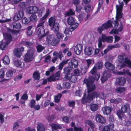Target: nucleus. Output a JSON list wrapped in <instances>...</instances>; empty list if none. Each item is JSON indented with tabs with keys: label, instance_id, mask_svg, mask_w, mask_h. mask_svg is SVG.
<instances>
[{
	"label": "nucleus",
	"instance_id": "f257e3e1",
	"mask_svg": "<svg viewBox=\"0 0 131 131\" xmlns=\"http://www.w3.org/2000/svg\"><path fill=\"white\" fill-rule=\"evenodd\" d=\"M25 45L27 47L30 49L27 51L25 54L24 60L26 62L31 61L33 59V56L35 51L34 49L32 48L33 43L31 42L26 41Z\"/></svg>",
	"mask_w": 131,
	"mask_h": 131
},
{
	"label": "nucleus",
	"instance_id": "f03ea898",
	"mask_svg": "<svg viewBox=\"0 0 131 131\" xmlns=\"http://www.w3.org/2000/svg\"><path fill=\"white\" fill-rule=\"evenodd\" d=\"M84 82L86 84L87 88L88 94L94 91L95 89V85L93 84L94 79L92 76L89 77L87 79H84Z\"/></svg>",
	"mask_w": 131,
	"mask_h": 131
},
{
	"label": "nucleus",
	"instance_id": "7ed1b4c3",
	"mask_svg": "<svg viewBox=\"0 0 131 131\" xmlns=\"http://www.w3.org/2000/svg\"><path fill=\"white\" fill-rule=\"evenodd\" d=\"M67 22L68 24L70 25V28L72 30V31L77 28L79 24L77 23H75L74 18L72 16L69 17L67 19Z\"/></svg>",
	"mask_w": 131,
	"mask_h": 131
},
{
	"label": "nucleus",
	"instance_id": "20e7f679",
	"mask_svg": "<svg viewBox=\"0 0 131 131\" xmlns=\"http://www.w3.org/2000/svg\"><path fill=\"white\" fill-rule=\"evenodd\" d=\"M94 99L92 93L88 94L87 96L86 97V94L85 93L84 94L83 97L81 99V102L82 104L85 103H90Z\"/></svg>",
	"mask_w": 131,
	"mask_h": 131
},
{
	"label": "nucleus",
	"instance_id": "39448f33",
	"mask_svg": "<svg viewBox=\"0 0 131 131\" xmlns=\"http://www.w3.org/2000/svg\"><path fill=\"white\" fill-rule=\"evenodd\" d=\"M49 32L47 31L45 33L44 28L39 27L37 32V34L38 36H41V38H43L49 34Z\"/></svg>",
	"mask_w": 131,
	"mask_h": 131
},
{
	"label": "nucleus",
	"instance_id": "423d86ee",
	"mask_svg": "<svg viewBox=\"0 0 131 131\" xmlns=\"http://www.w3.org/2000/svg\"><path fill=\"white\" fill-rule=\"evenodd\" d=\"M48 24L50 27H52V28L55 29L56 26H58V27H59V24L55 23V19L52 17H51L49 19Z\"/></svg>",
	"mask_w": 131,
	"mask_h": 131
},
{
	"label": "nucleus",
	"instance_id": "0eeeda50",
	"mask_svg": "<svg viewBox=\"0 0 131 131\" xmlns=\"http://www.w3.org/2000/svg\"><path fill=\"white\" fill-rule=\"evenodd\" d=\"M48 42L51 43L53 46H56L59 43V40L57 38L52 37L51 36H49L48 37Z\"/></svg>",
	"mask_w": 131,
	"mask_h": 131
},
{
	"label": "nucleus",
	"instance_id": "6e6552de",
	"mask_svg": "<svg viewBox=\"0 0 131 131\" xmlns=\"http://www.w3.org/2000/svg\"><path fill=\"white\" fill-rule=\"evenodd\" d=\"M111 76V74L108 71L105 70L103 72V75L101 78V82L104 83Z\"/></svg>",
	"mask_w": 131,
	"mask_h": 131
},
{
	"label": "nucleus",
	"instance_id": "1a4fd4ad",
	"mask_svg": "<svg viewBox=\"0 0 131 131\" xmlns=\"http://www.w3.org/2000/svg\"><path fill=\"white\" fill-rule=\"evenodd\" d=\"M38 10V7L35 6H29L27 9V12L29 14L36 13Z\"/></svg>",
	"mask_w": 131,
	"mask_h": 131
},
{
	"label": "nucleus",
	"instance_id": "9d476101",
	"mask_svg": "<svg viewBox=\"0 0 131 131\" xmlns=\"http://www.w3.org/2000/svg\"><path fill=\"white\" fill-rule=\"evenodd\" d=\"M65 77L67 80H69V81L72 83H74L77 80L75 76L72 74H66Z\"/></svg>",
	"mask_w": 131,
	"mask_h": 131
},
{
	"label": "nucleus",
	"instance_id": "9b49d317",
	"mask_svg": "<svg viewBox=\"0 0 131 131\" xmlns=\"http://www.w3.org/2000/svg\"><path fill=\"white\" fill-rule=\"evenodd\" d=\"M83 45L82 44H78L74 48V52L75 54L79 55L82 51Z\"/></svg>",
	"mask_w": 131,
	"mask_h": 131
},
{
	"label": "nucleus",
	"instance_id": "f8f14e48",
	"mask_svg": "<svg viewBox=\"0 0 131 131\" xmlns=\"http://www.w3.org/2000/svg\"><path fill=\"white\" fill-rule=\"evenodd\" d=\"M78 61L74 59H71L69 62V66L72 69L77 68L78 66Z\"/></svg>",
	"mask_w": 131,
	"mask_h": 131
},
{
	"label": "nucleus",
	"instance_id": "ddd939ff",
	"mask_svg": "<svg viewBox=\"0 0 131 131\" xmlns=\"http://www.w3.org/2000/svg\"><path fill=\"white\" fill-rule=\"evenodd\" d=\"M96 121L100 123L104 124L106 122L105 119L100 114H96L95 116Z\"/></svg>",
	"mask_w": 131,
	"mask_h": 131
},
{
	"label": "nucleus",
	"instance_id": "4468645a",
	"mask_svg": "<svg viewBox=\"0 0 131 131\" xmlns=\"http://www.w3.org/2000/svg\"><path fill=\"white\" fill-rule=\"evenodd\" d=\"M117 83L119 86H123L125 84L126 80L124 77H119L116 79Z\"/></svg>",
	"mask_w": 131,
	"mask_h": 131
},
{
	"label": "nucleus",
	"instance_id": "2eb2a0df",
	"mask_svg": "<svg viewBox=\"0 0 131 131\" xmlns=\"http://www.w3.org/2000/svg\"><path fill=\"white\" fill-rule=\"evenodd\" d=\"M24 49L23 47H21L20 48H17L14 50L15 54L18 57H20L21 55V52L24 51Z\"/></svg>",
	"mask_w": 131,
	"mask_h": 131
},
{
	"label": "nucleus",
	"instance_id": "dca6fc26",
	"mask_svg": "<svg viewBox=\"0 0 131 131\" xmlns=\"http://www.w3.org/2000/svg\"><path fill=\"white\" fill-rule=\"evenodd\" d=\"M92 93L94 99L95 98H97L98 97L103 99L104 98V94L103 92H100L99 93L96 91H94Z\"/></svg>",
	"mask_w": 131,
	"mask_h": 131
},
{
	"label": "nucleus",
	"instance_id": "f3484780",
	"mask_svg": "<svg viewBox=\"0 0 131 131\" xmlns=\"http://www.w3.org/2000/svg\"><path fill=\"white\" fill-rule=\"evenodd\" d=\"M104 65L107 69L113 71L115 69V66L108 61L106 62L105 63Z\"/></svg>",
	"mask_w": 131,
	"mask_h": 131
},
{
	"label": "nucleus",
	"instance_id": "a211bd4d",
	"mask_svg": "<svg viewBox=\"0 0 131 131\" xmlns=\"http://www.w3.org/2000/svg\"><path fill=\"white\" fill-rule=\"evenodd\" d=\"M58 26H56V28L54 30V32L56 34V36L57 38L59 39H62L64 37L63 35L62 34L59 32V27H58Z\"/></svg>",
	"mask_w": 131,
	"mask_h": 131
},
{
	"label": "nucleus",
	"instance_id": "6ab92c4d",
	"mask_svg": "<svg viewBox=\"0 0 131 131\" xmlns=\"http://www.w3.org/2000/svg\"><path fill=\"white\" fill-rule=\"evenodd\" d=\"M112 110V108L109 106H105L102 108V111L104 115H108L110 114Z\"/></svg>",
	"mask_w": 131,
	"mask_h": 131
},
{
	"label": "nucleus",
	"instance_id": "aec40b11",
	"mask_svg": "<svg viewBox=\"0 0 131 131\" xmlns=\"http://www.w3.org/2000/svg\"><path fill=\"white\" fill-rule=\"evenodd\" d=\"M92 48L91 47H86L84 49V54L87 56H90L93 53Z\"/></svg>",
	"mask_w": 131,
	"mask_h": 131
},
{
	"label": "nucleus",
	"instance_id": "412c9836",
	"mask_svg": "<svg viewBox=\"0 0 131 131\" xmlns=\"http://www.w3.org/2000/svg\"><path fill=\"white\" fill-rule=\"evenodd\" d=\"M129 109L130 105L127 103H125L124 105H122L121 107L122 111L124 113L127 112Z\"/></svg>",
	"mask_w": 131,
	"mask_h": 131
},
{
	"label": "nucleus",
	"instance_id": "4be33fe9",
	"mask_svg": "<svg viewBox=\"0 0 131 131\" xmlns=\"http://www.w3.org/2000/svg\"><path fill=\"white\" fill-rule=\"evenodd\" d=\"M14 63L16 67L19 68H23L24 66V63L22 62L19 60H17L14 61Z\"/></svg>",
	"mask_w": 131,
	"mask_h": 131
},
{
	"label": "nucleus",
	"instance_id": "5701e85b",
	"mask_svg": "<svg viewBox=\"0 0 131 131\" xmlns=\"http://www.w3.org/2000/svg\"><path fill=\"white\" fill-rule=\"evenodd\" d=\"M105 29H107L111 27L112 26V23L111 20H108L106 23L102 24Z\"/></svg>",
	"mask_w": 131,
	"mask_h": 131
},
{
	"label": "nucleus",
	"instance_id": "b1692460",
	"mask_svg": "<svg viewBox=\"0 0 131 131\" xmlns=\"http://www.w3.org/2000/svg\"><path fill=\"white\" fill-rule=\"evenodd\" d=\"M13 28L15 29H19L21 28V25L20 23L13 22L12 24Z\"/></svg>",
	"mask_w": 131,
	"mask_h": 131
},
{
	"label": "nucleus",
	"instance_id": "393cba45",
	"mask_svg": "<svg viewBox=\"0 0 131 131\" xmlns=\"http://www.w3.org/2000/svg\"><path fill=\"white\" fill-rule=\"evenodd\" d=\"M32 77L34 79L37 80H39L40 78V74L38 71H35L33 74Z\"/></svg>",
	"mask_w": 131,
	"mask_h": 131
},
{
	"label": "nucleus",
	"instance_id": "a878e982",
	"mask_svg": "<svg viewBox=\"0 0 131 131\" xmlns=\"http://www.w3.org/2000/svg\"><path fill=\"white\" fill-rule=\"evenodd\" d=\"M4 36L5 38L7 40L6 42L9 44L12 40V37L11 35L10 34H5Z\"/></svg>",
	"mask_w": 131,
	"mask_h": 131
},
{
	"label": "nucleus",
	"instance_id": "bb28decb",
	"mask_svg": "<svg viewBox=\"0 0 131 131\" xmlns=\"http://www.w3.org/2000/svg\"><path fill=\"white\" fill-rule=\"evenodd\" d=\"M124 63L127 64V67L131 69V61L129 58L127 57H125Z\"/></svg>",
	"mask_w": 131,
	"mask_h": 131
},
{
	"label": "nucleus",
	"instance_id": "cd10ccee",
	"mask_svg": "<svg viewBox=\"0 0 131 131\" xmlns=\"http://www.w3.org/2000/svg\"><path fill=\"white\" fill-rule=\"evenodd\" d=\"M37 131H45V128L43 124L39 123L37 124Z\"/></svg>",
	"mask_w": 131,
	"mask_h": 131
},
{
	"label": "nucleus",
	"instance_id": "c85d7f7f",
	"mask_svg": "<svg viewBox=\"0 0 131 131\" xmlns=\"http://www.w3.org/2000/svg\"><path fill=\"white\" fill-rule=\"evenodd\" d=\"M72 68L70 66H68L65 67L64 69V73L67 74H70V73L72 70Z\"/></svg>",
	"mask_w": 131,
	"mask_h": 131
},
{
	"label": "nucleus",
	"instance_id": "c756f323",
	"mask_svg": "<svg viewBox=\"0 0 131 131\" xmlns=\"http://www.w3.org/2000/svg\"><path fill=\"white\" fill-rule=\"evenodd\" d=\"M7 42H3L2 41H0V49L1 50H4L6 47V45L8 44Z\"/></svg>",
	"mask_w": 131,
	"mask_h": 131
},
{
	"label": "nucleus",
	"instance_id": "7c9ffc66",
	"mask_svg": "<svg viewBox=\"0 0 131 131\" xmlns=\"http://www.w3.org/2000/svg\"><path fill=\"white\" fill-rule=\"evenodd\" d=\"M116 91L118 93L125 92L126 90V88L124 87H118L116 89Z\"/></svg>",
	"mask_w": 131,
	"mask_h": 131
},
{
	"label": "nucleus",
	"instance_id": "2f4dec72",
	"mask_svg": "<svg viewBox=\"0 0 131 131\" xmlns=\"http://www.w3.org/2000/svg\"><path fill=\"white\" fill-rule=\"evenodd\" d=\"M62 96L61 93H58L57 95L54 96V101L56 103L59 102L60 101V98Z\"/></svg>",
	"mask_w": 131,
	"mask_h": 131
},
{
	"label": "nucleus",
	"instance_id": "473e14b6",
	"mask_svg": "<svg viewBox=\"0 0 131 131\" xmlns=\"http://www.w3.org/2000/svg\"><path fill=\"white\" fill-rule=\"evenodd\" d=\"M98 108V105L96 104H92L90 106V109L93 112H95L96 111Z\"/></svg>",
	"mask_w": 131,
	"mask_h": 131
},
{
	"label": "nucleus",
	"instance_id": "72a5a7b5",
	"mask_svg": "<svg viewBox=\"0 0 131 131\" xmlns=\"http://www.w3.org/2000/svg\"><path fill=\"white\" fill-rule=\"evenodd\" d=\"M68 102L69 106L72 107V109H74L75 108V102L74 101L69 100Z\"/></svg>",
	"mask_w": 131,
	"mask_h": 131
},
{
	"label": "nucleus",
	"instance_id": "f704fd0d",
	"mask_svg": "<svg viewBox=\"0 0 131 131\" xmlns=\"http://www.w3.org/2000/svg\"><path fill=\"white\" fill-rule=\"evenodd\" d=\"M51 128L52 129L56 130L58 129H61L62 128V127L60 125L55 124H52L51 125Z\"/></svg>",
	"mask_w": 131,
	"mask_h": 131
},
{
	"label": "nucleus",
	"instance_id": "c9c22d12",
	"mask_svg": "<svg viewBox=\"0 0 131 131\" xmlns=\"http://www.w3.org/2000/svg\"><path fill=\"white\" fill-rule=\"evenodd\" d=\"M50 13L49 12V10H47L46 11V13L45 15L39 20L40 21H45L44 20L49 15Z\"/></svg>",
	"mask_w": 131,
	"mask_h": 131
},
{
	"label": "nucleus",
	"instance_id": "e433bc0d",
	"mask_svg": "<svg viewBox=\"0 0 131 131\" xmlns=\"http://www.w3.org/2000/svg\"><path fill=\"white\" fill-rule=\"evenodd\" d=\"M2 60L3 63L6 64H8L10 62L9 58L7 56H5L3 58Z\"/></svg>",
	"mask_w": 131,
	"mask_h": 131
},
{
	"label": "nucleus",
	"instance_id": "4c0bfd02",
	"mask_svg": "<svg viewBox=\"0 0 131 131\" xmlns=\"http://www.w3.org/2000/svg\"><path fill=\"white\" fill-rule=\"evenodd\" d=\"M72 128H70L66 129L67 131H83L81 127H75L74 129Z\"/></svg>",
	"mask_w": 131,
	"mask_h": 131
},
{
	"label": "nucleus",
	"instance_id": "58836bf2",
	"mask_svg": "<svg viewBox=\"0 0 131 131\" xmlns=\"http://www.w3.org/2000/svg\"><path fill=\"white\" fill-rule=\"evenodd\" d=\"M29 19L30 22L31 21L33 22H34L37 21V16L34 14L30 16Z\"/></svg>",
	"mask_w": 131,
	"mask_h": 131
},
{
	"label": "nucleus",
	"instance_id": "ea45409f",
	"mask_svg": "<svg viewBox=\"0 0 131 131\" xmlns=\"http://www.w3.org/2000/svg\"><path fill=\"white\" fill-rule=\"evenodd\" d=\"M7 31L11 33L12 35H17L19 33V31L17 30L12 29L9 28H7Z\"/></svg>",
	"mask_w": 131,
	"mask_h": 131
},
{
	"label": "nucleus",
	"instance_id": "a19ab883",
	"mask_svg": "<svg viewBox=\"0 0 131 131\" xmlns=\"http://www.w3.org/2000/svg\"><path fill=\"white\" fill-rule=\"evenodd\" d=\"M124 113L122 111V110L117 111V114L119 119H122V118L124 116Z\"/></svg>",
	"mask_w": 131,
	"mask_h": 131
},
{
	"label": "nucleus",
	"instance_id": "79ce46f5",
	"mask_svg": "<svg viewBox=\"0 0 131 131\" xmlns=\"http://www.w3.org/2000/svg\"><path fill=\"white\" fill-rule=\"evenodd\" d=\"M122 12H116V19L117 20L119 21V19L122 18L123 16Z\"/></svg>",
	"mask_w": 131,
	"mask_h": 131
},
{
	"label": "nucleus",
	"instance_id": "37998d69",
	"mask_svg": "<svg viewBox=\"0 0 131 131\" xmlns=\"http://www.w3.org/2000/svg\"><path fill=\"white\" fill-rule=\"evenodd\" d=\"M103 64L102 61H99L97 62L96 65V67L99 69H100L102 68Z\"/></svg>",
	"mask_w": 131,
	"mask_h": 131
},
{
	"label": "nucleus",
	"instance_id": "c03bdc74",
	"mask_svg": "<svg viewBox=\"0 0 131 131\" xmlns=\"http://www.w3.org/2000/svg\"><path fill=\"white\" fill-rule=\"evenodd\" d=\"M101 35V37H100L99 39L102 41V42H105L107 36L105 34H102Z\"/></svg>",
	"mask_w": 131,
	"mask_h": 131
},
{
	"label": "nucleus",
	"instance_id": "a18cd8bd",
	"mask_svg": "<svg viewBox=\"0 0 131 131\" xmlns=\"http://www.w3.org/2000/svg\"><path fill=\"white\" fill-rule=\"evenodd\" d=\"M46 119L49 122H51L54 119V116L53 114L48 116L46 117Z\"/></svg>",
	"mask_w": 131,
	"mask_h": 131
},
{
	"label": "nucleus",
	"instance_id": "49530a36",
	"mask_svg": "<svg viewBox=\"0 0 131 131\" xmlns=\"http://www.w3.org/2000/svg\"><path fill=\"white\" fill-rule=\"evenodd\" d=\"M86 14L84 13H81V14H79L78 16V18L80 22H81L83 20L84 16H85Z\"/></svg>",
	"mask_w": 131,
	"mask_h": 131
},
{
	"label": "nucleus",
	"instance_id": "de8ad7c7",
	"mask_svg": "<svg viewBox=\"0 0 131 131\" xmlns=\"http://www.w3.org/2000/svg\"><path fill=\"white\" fill-rule=\"evenodd\" d=\"M32 28V26H28L27 29V33L28 35L29 36H31L32 31L31 29Z\"/></svg>",
	"mask_w": 131,
	"mask_h": 131
},
{
	"label": "nucleus",
	"instance_id": "09e8293b",
	"mask_svg": "<svg viewBox=\"0 0 131 131\" xmlns=\"http://www.w3.org/2000/svg\"><path fill=\"white\" fill-rule=\"evenodd\" d=\"M105 29L103 26L102 25L101 26H99L97 28V31L100 34H101L102 31L104 30Z\"/></svg>",
	"mask_w": 131,
	"mask_h": 131
},
{
	"label": "nucleus",
	"instance_id": "8fccbe9b",
	"mask_svg": "<svg viewBox=\"0 0 131 131\" xmlns=\"http://www.w3.org/2000/svg\"><path fill=\"white\" fill-rule=\"evenodd\" d=\"M118 61L120 63H121L123 62L125 60V58L123 55H118L117 57Z\"/></svg>",
	"mask_w": 131,
	"mask_h": 131
},
{
	"label": "nucleus",
	"instance_id": "3c124183",
	"mask_svg": "<svg viewBox=\"0 0 131 131\" xmlns=\"http://www.w3.org/2000/svg\"><path fill=\"white\" fill-rule=\"evenodd\" d=\"M63 121L65 123L68 124L69 122V119L68 116H65L63 117L62 118Z\"/></svg>",
	"mask_w": 131,
	"mask_h": 131
},
{
	"label": "nucleus",
	"instance_id": "603ef678",
	"mask_svg": "<svg viewBox=\"0 0 131 131\" xmlns=\"http://www.w3.org/2000/svg\"><path fill=\"white\" fill-rule=\"evenodd\" d=\"M13 71L12 70H9L6 73V75L7 77L11 78L13 76Z\"/></svg>",
	"mask_w": 131,
	"mask_h": 131
},
{
	"label": "nucleus",
	"instance_id": "864d4df0",
	"mask_svg": "<svg viewBox=\"0 0 131 131\" xmlns=\"http://www.w3.org/2000/svg\"><path fill=\"white\" fill-rule=\"evenodd\" d=\"M54 75L53 74L50 76L48 78L47 80L48 82H51L54 81L56 80L57 79L55 78Z\"/></svg>",
	"mask_w": 131,
	"mask_h": 131
},
{
	"label": "nucleus",
	"instance_id": "5fc2aeb1",
	"mask_svg": "<svg viewBox=\"0 0 131 131\" xmlns=\"http://www.w3.org/2000/svg\"><path fill=\"white\" fill-rule=\"evenodd\" d=\"M63 87L67 89H69L70 87V84L68 82H65L63 84Z\"/></svg>",
	"mask_w": 131,
	"mask_h": 131
},
{
	"label": "nucleus",
	"instance_id": "6e6d98bb",
	"mask_svg": "<svg viewBox=\"0 0 131 131\" xmlns=\"http://www.w3.org/2000/svg\"><path fill=\"white\" fill-rule=\"evenodd\" d=\"M113 37L112 36H107L105 42L107 43H111L112 42Z\"/></svg>",
	"mask_w": 131,
	"mask_h": 131
},
{
	"label": "nucleus",
	"instance_id": "4d7b16f0",
	"mask_svg": "<svg viewBox=\"0 0 131 131\" xmlns=\"http://www.w3.org/2000/svg\"><path fill=\"white\" fill-rule=\"evenodd\" d=\"M75 14L74 11H73L72 9H70L69 11L66 13V16H69L70 15H73Z\"/></svg>",
	"mask_w": 131,
	"mask_h": 131
},
{
	"label": "nucleus",
	"instance_id": "13d9d810",
	"mask_svg": "<svg viewBox=\"0 0 131 131\" xmlns=\"http://www.w3.org/2000/svg\"><path fill=\"white\" fill-rule=\"evenodd\" d=\"M37 51L38 52H39L42 51L44 49V47H42L41 45H38L36 47Z\"/></svg>",
	"mask_w": 131,
	"mask_h": 131
},
{
	"label": "nucleus",
	"instance_id": "bf43d9fd",
	"mask_svg": "<svg viewBox=\"0 0 131 131\" xmlns=\"http://www.w3.org/2000/svg\"><path fill=\"white\" fill-rule=\"evenodd\" d=\"M84 9L87 13L89 12L91 10V7L90 5H85L84 6Z\"/></svg>",
	"mask_w": 131,
	"mask_h": 131
},
{
	"label": "nucleus",
	"instance_id": "052dcab7",
	"mask_svg": "<svg viewBox=\"0 0 131 131\" xmlns=\"http://www.w3.org/2000/svg\"><path fill=\"white\" fill-rule=\"evenodd\" d=\"M98 47L100 49H103L104 47V45H103L102 44V41L101 40H100L98 39Z\"/></svg>",
	"mask_w": 131,
	"mask_h": 131
},
{
	"label": "nucleus",
	"instance_id": "680f3d73",
	"mask_svg": "<svg viewBox=\"0 0 131 131\" xmlns=\"http://www.w3.org/2000/svg\"><path fill=\"white\" fill-rule=\"evenodd\" d=\"M35 103L36 101L32 99L31 100L29 103V105L31 108H33L34 107H35Z\"/></svg>",
	"mask_w": 131,
	"mask_h": 131
},
{
	"label": "nucleus",
	"instance_id": "e2e57ef3",
	"mask_svg": "<svg viewBox=\"0 0 131 131\" xmlns=\"http://www.w3.org/2000/svg\"><path fill=\"white\" fill-rule=\"evenodd\" d=\"M86 123L90 126V127L94 128L95 125L91 121L89 120H88L86 121Z\"/></svg>",
	"mask_w": 131,
	"mask_h": 131
},
{
	"label": "nucleus",
	"instance_id": "0e129e2a",
	"mask_svg": "<svg viewBox=\"0 0 131 131\" xmlns=\"http://www.w3.org/2000/svg\"><path fill=\"white\" fill-rule=\"evenodd\" d=\"M4 69L2 68L0 69V78H3L5 75Z\"/></svg>",
	"mask_w": 131,
	"mask_h": 131
},
{
	"label": "nucleus",
	"instance_id": "69168bd1",
	"mask_svg": "<svg viewBox=\"0 0 131 131\" xmlns=\"http://www.w3.org/2000/svg\"><path fill=\"white\" fill-rule=\"evenodd\" d=\"M22 23L24 24H27L30 22L29 19H27L26 17H24L22 19Z\"/></svg>",
	"mask_w": 131,
	"mask_h": 131
},
{
	"label": "nucleus",
	"instance_id": "338daca9",
	"mask_svg": "<svg viewBox=\"0 0 131 131\" xmlns=\"http://www.w3.org/2000/svg\"><path fill=\"white\" fill-rule=\"evenodd\" d=\"M82 91L81 90H77L75 92V94L76 96L81 97L82 95Z\"/></svg>",
	"mask_w": 131,
	"mask_h": 131
},
{
	"label": "nucleus",
	"instance_id": "774afa93",
	"mask_svg": "<svg viewBox=\"0 0 131 131\" xmlns=\"http://www.w3.org/2000/svg\"><path fill=\"white\" fill-rule=\"evenodd\" d=\"M82 9V6L80 5H78L76 6L75 11L78 12H80Z\"/></svg>",
	"mask_w": 131,
	"mask_h": 131
}]
</instances>
